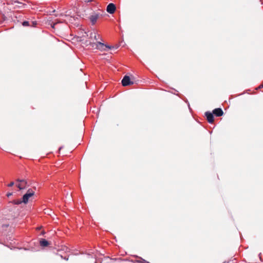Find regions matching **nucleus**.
I'll return each mask as SVG.
<instances>
[{
	"instance_id": "f257e3e1",
	"label": "nucleus",
	"mask_w": 263,
	"mask_h": 263,
	"mask_svg": "<svg viewBox=\"0 0 263 263\" xmlns=\"http://www.w3.org/2000/svg\"><path fill=\"white\" fill-rule=\"evenodd\" d=\"M118 47V46H109L107 45H106L101 42H98V46L97 49H98L100 51H108V49H116Z\"/></svg>"
},
{
	"instance_id": "f03ea898",
	"label": "nucleus",
	"mask_w": 263,
	"mask_h": 263,
	"mask_svg": "<svg viewBox=\"0 0 263 263\" xmlns=\"http://www.w3.org/2000/svg\"><path fill=\"white\" fill-rule=\"evenodd\" d=\"M121 83L123 86H127L134 84L133 82L131 81L130 77L126 75L123 77Z\"/></svg>"
},
{
	"instance_id": "7ed1b4c3",
	"label": "nucleus",
	"mask_w": 263,
	"mask_h": 263,
	"mask_svg": "<svg viewBox=\"0 0 263 263\" xmlns=\"http://www.w3.org/2000/svg\"><path fill=\"white\" fill-rule=\"evenodd\" d=\"M116 10V5L113 3H109L106 8V11L109 14H113Z\"/></svg>"
},
{
	"instance_id": "20e7f679",
	"label": "nucleus",
	"mask_w": 263,
	"mask_h": 263,
	"mask_svg": "<svg viewBox=\"0 0 263 263\" xmlns=\"http://www.w3.org/2000/svg\"><path fill=\"white\" fill-rule=\"evenodd\" d=\"M23 203L22 200L21 199H17V200H13L12 201L9 202L10 205L8 206V210L9 211H12L13 210V208L12 207L11 205H18L21 203Z\"/></svg>"
},
{
	"instance_id": "39448f33",
	"label": "nucleus",
	"mask_w": 263,
	"mask_h": 263,
	"mask_svg": "<svg viewBox=\"0 0 263 263\" xmlns=\"http://www.w3.org/2000/svg\"><path fill=\"white\" fill-rule=\"evenodd\" d=\"M87 36H89L90 39H93L96 41H97L99 39L101 40L100 35L97 34L95 31H91L89 33V34H87Z\"/></svg>"
},
{
	"instance_id": "423d86ee",
	"label": "nucleus",
	"mask_w": 263,
	"mask_h": 263,
	"mask_svg": "<svg viewBox=\"0 0 263 263\" xmlns=\"http://www.w3.org/2000/svg\"><path fill=\"white\" fill-rule=\"evenodd\" d=\"M101 16L99 13H94L91 15L89 17L90 20L92 23V24L94 25L97 20Z\"/></svg>"
},
{
	"instance_id": "0eeeda50",
	"label": "nucleus",
	"mask_w": 263,
	"mask_h": 263,
	"mask_svg": "<svg viewBox=\"0 0 263 263\" xmlns=\"http://www.w3.org/2000/svg\"><path fill=\"white\" fill-rule=\"evenodd\" d=\"M27 186V182L25 179L21 180V183L16 184V186L20 190L26 189Z\"/></svg>"
},
{
	"instance_id": "6e6552de",
	"label": "nucleus",
	"mask_w": 263,
	"mask_h": 263,
	"mask_svg": "<svg viewBox=\"0 0 263 263\" xmlns=\"http://www.w3.org/2000/svg\"><path fill=\"white\" fill-rule=\"evenodd\" d=\"M206 119L209 123H212L214 122V116L213 112L206 111L205 113Z\"/></svg>"
},
{
	"instance_id": "1a4fd4ad",
	"label": "nucleus",
	"mask_w": 263,
	"mask_h": 263,
	"mask_svg": "<svg viewBox=\"0 0 263 263\" xmlns=\"http://www.w3.org/2000/svg\"><path fill=\"white\" fill-rule=\"evenodd\" d=\"M213 114L216 117H221L223 114V111L220 108H217L213 110Z\"/></svg>"
},
{
	"instance_id": "9d476101",
	"label": "nucleus",
	"mask_w": 263,
	"mask_h": 263,
	"mask_svg": "<svg viewBox=\"0 0 263 263\" xmlns=\"http://www.w3.org/2000/svg\"><path fill=\"white\" fill-rule=\"evenodd\" d=\"M30 194H27L26 193L22 197V201L24 203L26 204L28 202V200L30 197H32V196L30 195Z\"/></svg>"
},
{
	"instance_id": "9b49d317",
	"label": "nucleus",
	"mask_w": 263,
	"mask_h": 263,
	"mask_svg": "<svg viewBox=\"0 0 263 263\" xmlns=\"http://www.w3.org/2000/svg\"><path fill=\"white\" fill-rule=\"evenodd\" d=\"M40 245L42 247H46L49 245V243L46 239L41 238L40 240Z\"/></svg>"
},
{
	"instance_id": "f8f14e48",
	"label": "nucleus",
	"mask_w": 263,
	"mask_h": 263,
	"mask_svg": "<svg viewBox=\"0 0 263 263\" xmlns=\"http://www.w3.org/2000/svg\"><path fill=\"white\" fill-rule=\"evenodd\" d=\"M89 45L92 48L97 49V46H98V42L97 43L90 42L89 43Z\"/></svg>"
},
{
	"instance_id": "ddd939ff",
	"label": "nucleus",
	"mask_w": 263,
	"mask_h": 263,
	"mask_svg": "<svg viewBox=\"0 0 263 263\" xmlns=\"http://www.w3.org/2000/svg\"><path fill=\"white\" fill-rule=\"evenodd\" d=\"M27 194H30L31 196H33L34 194V192L31 189H29L27 192H26Z\"/></svg>"
},
{
	"instance_id": "4468645a",
	"label": "nucleus",
	"mask_w": 263,
	"mask_h": 263,
	"mask_svg": "<svg viewBox=\"0 0 263 263\" xmlns=\"http://www.w3.org/2000/svg\"><path fill=\"white\" fill-rule=\"evenodd\" d=\"M22 25L23 26H28L29 25V23L28 21H25L22 23Z\"/></svg>"
},
{
	"instance_id": "2eb2a0df",
	"label": "nucleus",
	"mask_w": 263,
	"mask_h": 263,
	"mask_svg": "<svg viewBox=\"0 0 263 263\" xmlns=\"http://www.w3.org/2000/svg\"><path fill=\"white\" fill-rule=\"evenodd\" d=\"M15 3H17L21 5V6H18L19 7H23L24 6L26 5L25 4L18 2V1H15Z\"/></svg>"
},
{
	"instance_id": "dca6fc26",
	"label": "nucleus",
	"mask_w": 263,
	"mask_h": 263,
	"mask_svg": "<svg viewBox=\"0 0 263 263\" xmlns=\"http://www.w3.org/2000/svg\"><path fill=\"white\" fill-rule=\"evenodd\" d=\"M14 182L12 181V182H10V183L8 185V186L9 187H11V186H12L14 185Z\"/></svg>"
},
{
	"instance_id": "f3484780",
	"label": "nucleus",
	"mask_w": 263,
	"mask_h": 263,
	"mask_svg": "<svg viewBox=\"0 0 263 263\" xmlns=\"http://www.w3.org/2000/svg\"><path fill=\"white\" fill-rule=\"evenodd\" d=\"M85 3H90L93 0H83Z\"/></svg>"
},
{
	"instance_id": "a211bd4d",
	"label": "nucleus",
	"mask_w": 263,
	"mask_h": 263,
	"mask_svg": "<svg viewBox=\"0 0 263 263\" xmlns=\"http://www.w3.org/2000/svg\"><path fill=\"white\" fill-rule=\"evenodd\" d=\"M12 195V193H9L7 194V197H10Z\"/></svg>"
},
{
	"instance_id": "6ab92c4d",
	"label": "nucleus",
	"mask_w": 263,
	"mask_h": 263,
	"mask_svg": "<svg viewBox=\"0 0 263 263\" xmlns=\"http://www.w3.org/2000/svg\"><path fill=\"white\" fill-rule=\"evenodd\" d=\"M56 23H53V24H51V26L52 28L54 27V26L55 25Z\"/></svg>"
},
{
	"instance_id": "aec40b11",
	"label": "nucleus",
	"mask_w": 263,
	"mask_h": 263,
	"mask_svg": "<svg viewBox=\"0 0 263 263\" xmlns=\"http://www.w3.org/2000/svg\"><path fill=\"white\" fill-rule=\"evenodd\" d=\"M21 180H22V179H17L16 180V181H17V182H19V183H21Z\"/></svg>"
},
{
	"instance_id": "412c9836",
	"label": "nucleus",
	"mask_w": 263,
	"mask_h": 263,
	"mask_svg": "<svg viewBox=\"0 0 263 263\" xmlns=\"http://www.w3.org/2000/svg\"><path fill=\"white\" fill-rule=\"evenodd\" d=\"M259 88H263V83L262 84H261L259 86Z\"/></svg>"
},
{
	"instance_id": "4be33fe9",
	"label": "nucleus",
	"mask_w": 263,
	"mask_h": 263,
	"mask_svg": "<svg viewBox=\"0 0 263 263\" xmlns=\"http://www.w3.org/2000/svg\"><path fill=\"white\" fill-rule=\"evenodd\" d=\"M63 146H61L59 147V151H61L63 148Z\"/></svg>"
},
{
	"instance_id": "5701e85b",
	"label": "nucleus",
	"mask_w": 263,
	"mask_h": 263,
	"mask_svg": "<svg viewBox=\"0 0 263 263\" xmlns=\"http://www.w3.org/2000/svg\"><path fill=\"white\" fill-rule=\"evenodd\" d=\"M64 259L66 260H68V258L67 257H64Z\"/></svg>"
},
{
	"instance_id": "b1692460",
	"label": "nucleus",
	"mask_w": 263,
	"mask_h": 263,
	"mask_svg": "<svg viewBox=\"0 0 263 263\" xmlns=\"http://www.w3.org/2000/svg\"><path fill=\"white\" fill-rule=\"evenodd\" d=\"M95 263H99V262H97V261H96Z\"/></svg>"
},
{
	"instance_id": "393cba45",
	"label": "nucleus",
	"mask_w": 263,
	"mask_h": 263,
	"mask_svg": "<svg viewBox=\"0 0 263 263\" xmlns=\"http://www.w3.org/2000/svg\"><path fill=\"white\" fill-rule=\"evenodd\" d=\"M223 263H226V262H224Z\"/></svg>"
}]
</instances>
